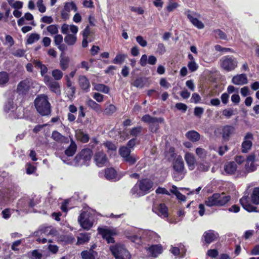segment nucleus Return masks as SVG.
<instances>
[{
  "mask_svg": "<svg viewBox=\"0 0 259 259\" xmlns=\"http://www.w3.org/2000/svg\"><path fill=\"white\" fill-rule=\"evenodd\" d=\"M125 235L131 241L138 245H141L145 241H155L158 237L156 233L150 230H138L136 234L132 235L127 232Z\"/></svg>",
  "mask_w": 259,
  "mask_h": 259,
  "instance_id": "f257e3e1",
  "label": "nucleus"
},
{
  "mask_svg": "<svg viewBox=\"0 0 259 259\" xmlns=\"http://www.w3.org/2000/svg\"><path fill=\"white\" fill-rule=\"evenodd\" d=\"M153 183L148 179H143L138 182L132 189L131 193L136 197L148 193L152 188Z\"/></svg>",
  "mask_w": 259,
  "mask_h": 259,
  "instance_id": "f03ea898",
  "label": "nucleus"
},
{
  "mask_svg": "<svg viewBox=\"0 0 259 259\" xmlns=\"http://www.w3.org/2000/svg\"><path fill=\"white\" fill-rule=\"evenodd\" d=\"M34 104L37 111L41 116L50 114L51 107L47 95L45 94L38 95L34 100Z\"/></svg>",
  "mask_w": 259,
  "mask_h": 259,
  "instance_id": "7ed1b4c3",
  "label": "nucleus"
},
{
  "mask_svg": "<svg viewBox=\"0 0 259 259\" xmlns=\"http://www.w3.org/2000/svg\"><path fill=\"white\" fill-rule=\"evenodd\" d=\"M95 218L96 211L93 209H88L80 213L78 218V222L83 229L89 230L93 227L95 222Z\"/></svg>",
  "mask_w": 259,
  "mask_h": 259,
  "instance_id": "20e7f679",
  "label": "nucleus"
},
{
  "mask_svg": "<svg viewBox=\"0 0 259 259\" xmlns=\"http://www.w3.org/2000/svg\"><path fill=\"white\" fill-rule=\"evenodd\" d=\"M231 200V197L224 193H214L205 201V204L208 207L225 206Z\"/></svg>",
  "mask_w": 259,
  "mask_h": 259,
  "instance_id": "39448f33",
  "label": "nucleus"
},
{
  "mask_svg": "<svg viewBox=\"0 0 259 259\" xmlns=\"http://www.w3.org/2000/svg\"><path fill=\"white\" fill-rule=\"evenodd\" d=\"M173 172L172 177L176 181H179L183 179L186 173L184 163L182 157L178 156L176 157L172 163Z\"/></svg>",
  "mask_w": 259,
  "mask_h": 259,
  "instance_id": "423d86ee",
  "label": "nucleus"
},
{
  "mask_svg": "<svg viewBox=\"0 0 259 259\" xmlns=\"http://www.w3.org/2000/svg\"><path fill=\"white\" fill-rule=\"evenodd\" d=\"M36 235L40 234L42 235L41 237L38 238L36 241L39 243H51L52 240L50 237L56 236L57 231L51 226L42 227L39 228L38 231L36 232Z\"/></svg>",
  "mask_w": 259,
  "mask_h": 259,
  "instance_id": "0eeeda50",
  "label": "nucleus"
},
{
  "mask_svg": "<svg viewBox=\"0 0 259 259\" xmlns=\"http://www.w3.org/2000/svg\"><path fill=\"white\" fill-rule=\"evenodd\" d=\"M238 63L237 58L232 55L223 56L219 61L221 68L228 72L235 70L238 66Z\"/></svg>",
  "mask_w": 259,
  "mask_h": 259,
  "instance_id": "6e6552de",
  "label": "nucleus"
},
{
  "mask_svg": "<svg viewBox=\"0 0 259 259\" xmlns=\"http://www.w3.org/2000/svg\"><path fill=\"white\" fill-rule=\"evenodd\" d=\"M110 249L115 259H131L132 255L125 246L116 244L111 246Z\"/></svg>",
  "mask_w": 259,
  "mask_h": 259,
  "instance_id": "1a4fd4ad",
  "label": "nucleus"
},
{
  "mask_svg": "<svg viewBox=\"0 0 259 259\" xmlns=\"http://www.w3.org/2000/svg\"><path fill=\"white\" fill-rule=\"evenodd\" d=\"M92 155V151L90 149L82 150L74 158L75 164L77 165L85 164L87 161L90 160Z\"/></svg>",
  "mask_w": 259,
  "mask_h": 259,
  "instance_id": "9d476101",
  "label": "nucleus"
},
{
  "mask_svg": "<svg viewBox=\"0 0 259 259\" xmlns=\"http://www.w3.org/2000/svg\"><path fill=\"white\" fill-rule=\"evenodd\" d=\"M33 84V81L30 78H26L20 81L17 87V92L20 95H26L28 94L30 87Z\"/></svg>",
  "mask_w": 259,
  "mask_h": 259,
  "instance_id": "9b49d317",
  "label": "nucleus"
},
{
  "mask_svg": "<svg viewBox=\"0 0 259 259\" xmlns=\"http://www.w3.org/2000/svg\"><path fill=\"white\" fill-rule=\"evenodd\" d=\"M152 211L161 218L168 217V208L164 203H158L156 202H154Z\"/></svg>",
  "mask_w": 259,
  "mask_h": 259,
  "instance_id": "f8f14e48",
  "label": "nucleus"
},
{
  "mask_svg": "<svg viewBox=\"0 0 259 259\" xmlns=\"http://www.w3.org/2000/svg\"><path fill=\"white\" fill-rule=\"evenodd\" d=\"M185 14L194 26L200 29L204 27L203 23L196 17L199 15L197 13L188 10L185 12Z\"/></svg>",
  "mask_w": 259,
  "mask_h": 259,
  "instance_id": "ddd939ff",
  "label": "nucleus"
},
{
  "mask_svg": "<svg viewBox=\"0 0 259 259\" xmlns=\"http://www.w3.org/2000/svg\"><path fill=\"white\" fill-rule=\"evenodd\" d=\"M253 139V136L252 133L248 132L244 137L242 143V151L243 153H247L250 149L252 145V140Z\"/></svg>",
  "mask_w": 259,
  "mask_h": 259,
  "instance_id": "4468645a",
  "label": "nucleus"
},
{
  "mask_svg": "<svg viewBox=\"0 0 259 259\" xmlns=\"http://www.w3.org/2000/svg\"><path fill=\"white\" fill-rule=\"evenodd\" d=\"M96 165L99 167H103L108 162L106 155L102 151L96 152L94 157Z\"/></svg>",
  "mask_w": 259,
  "mask_h": 259,
  "instance_id": "2eb2a0df",
  "label": "nucleus"
},
{
  "mask_svg": "<svg viewBox=\"0 0 259 259\" xmlns=\"http://www.w3.org/2000/svg\"><path fill=\"white\" fill-rule=\"evenodd\" d=\"M51 138L56 142L61 144H68L69 142V139L63 136L57 131L52 132Z\"/></svg>",
  "mask_w": 259,
  "mask_h": 259,
  "instance_id": "dca6fc26",
  "label": "nucleus"
},
{
  "mask_svg": "<svg viewBox=\"0 0 259 259\" xmlns=\"http://www.w3.org/2000/svg\"><path fill=\"white\" fill-rule=\"evenodd\" d=\"M240 203L242 207L248 212L256 211V207L252 205L249 202L248 197L244 196L240 199Z\"/></svg>",
  "mask_w": 259,
  "mask_h": 259,
  "instance_id": "f3484780",
  "label": "nucleus"
},
{
  "mask_svg": "<svg viewBox=\"0 0 259 259\" xmlns=\"http://www.w3.org/2000/svg\"><path fill=\"white\" fill-rule=\"evenodd\" d=\"M12 93L11 97L5 103L4 110L6 112H13L17 108V104L14 102V95Z\"/></svg>",
  "mask_w": 259,
  "mask_h": 259,
  "instance_id": "a211bd4d",
  "label": "nucleus"
},
{
  "mask_svg": "<svg viewBox=\"0 0 259 259\" xmlns=\"http://www.w3.org/2000/svg\"><path fill=\"white\" fill-rule=\"evenodd\" d=\"M235 127L232 125H225L222 128V137L224 140L228 141L231 136L235 133Z\"/></svg>",
  "mask_w": 259,
  "mask_h": 259,
  "instance_id": "6ab92c4d",
  "label": "nucleus"
},
{
  "mask_svg": "<svg viewBox=\"0 0 259 259\" xmlns=\"http://www.w3.org/2000/svg\"><path fill=\"white\" fill-rule=\"evenodd\" d=\"M25 202V203H27L28 204V207H33L36 205V203L33 200L30 199L28 198H24L19 200L17 205L18 208H19L21 210L28 212L29 210L28 209H26L23 207L22 206V203Z\"/></svg>",
  "mask_w": 259,
  "mask_h": 259,
  "instance_id": "aec40b11",
  "label": "nucleus"
},
{
  "mask_svg": "<svg viewBox=\"0 0 259 259\" xmlns=\"http://www.w3.org/2000/svg\"><path fill=\"white\" fill-rule=\"evenodd\" d=\"M79 85L81 89L85 92L88 93L91 87L89 80L84 75H80L78 78Z\"/></svg>",
  "mask_w": 259,
  "mask_h": 259,
  "instance_id": "412c9836",
  "label": "nucleus"
},
{
  "mask_svg": "<svg viewBox=\"0 0 259 259\" xmlns=\"http://www.w3.org/2000/svg\"><path fill=\"white\" fill-rule=\"evenodd\" d=\"M105 177L108 180L116 181L119 180L116 170L113 168H108L105 170Z\"/></svg>",
  "mask_w": 259,
  "mask_h": 259,
  "instance_id": "4be33fe9",
  "label": "nucleus"
},
{
  "mask_svg": "<svg viewBox=\"0 0 259 259\" xmlns=\"http://www.w3.org/2000/svg\"><path fill=\"white\" fill-rule=\"evenodd\" d=\"M247 81V78L245 74L235 75L232 79V83L236 85H243L246 84Z\"/></svg>",
  "mask_w": 259,
  "mask_h": 259,
  "instance_id": "5701e85b",
  "label": "nucleus"
},
{
  "mask_svg": "<svg viewBox=\"0 0 259 259\" xmlns=\"http://www.w3.org/2000/svg\"><path fill=\"white\" fill-rule=\"evenodd\" d=\"M82 259H97L98 258V253L92 249H89L81 251L80 253Z\"/></svg>",
  "mask_w": 259,
  "mask_h": 259,
  "instance_id": "b1692460",
  "label": "nucleus"
},
{
  "mask_svg": "<svg viewBox=\"0 0 259 259\" xmlns=\"http://www.w3.org/2000/svg\"><path fill=\"white\" fill-rule=\"evenodd\" d=\"M237 164L235 162L230 161L226 162L224 166L225 172L228 175H232L236 171Z\"/></svg>",
  "mask_w": 259,
  "mask_h": 259,
  "instance_id": "393cba45",
  "label": "nucleus"
},
{
  "mask_svg": "<svg viewBox=\"0 0 259 259\" xmlns=\"http://www.w3.org/2000/svg\"><path fill=\"white\" fill-rule=\"evenodd\" d=\"M203 237L205 242L207 244H210L218 237V234L213 231L209 230L204 232Z\"/></svg>",
  "mask_w": 259,
  "mask_h": 259,
  "instance_id": "a878e982",
  "label": "nucleus"
},
{
  "mask_svg": "<svg viewBox=\"0 0 259 259\" xmlns=\"http://www.w3.org/2000/svg\"><path fill=\"white\" fill-rule=\"evenodd\" d=\"M152 256L156 257L162 253V248L159 245H152L149 247L147 249Z\"/></svg>",
  "mask_w": 259,
  "mask_h": 259,
  "instance_id": "bb28decb",
  "label": "nucleus"
},
{
  "mask_svg": "<svg viewBox=\"0 0 259 259\" xmlns=\"http://www.w3.org/2000/svg\"><path fill=\"white\" fill-rule=\"evenodd\" d=\"M185 159L190 170H193L195 168V158L194 155L190 153H186L185 155Z\"/></svg>",
  "mask_w": 259,
  "mask_h": 259,
  "instance_id": "cd10ccee",
  "label": "nucleus"
},
{
  "mask_svg": "<svg viewBox=\"0 0 259 259\" xmlns=\"http://www.w3.org/2000/svg\"><path fill=\"white\" fill-rule=\"evenodd\" d=\"M32 63L36 68L40 69L41 75H44V74H46L48 71L47 67L43 64L42 62L38 60H33Z\"/></svg>",
  "mask_w": 259,
  "mask_h": 259,
  "instance_id": "c85d7f7f",
  "label": "nucleus"
},
{
  "mask_svg": "<svg viewBox=\"0 0 259 259\" xmlns=\"http://www.w3.org/2000/svg\"><path fill=\"white\" fill-rule=\"evenodd\" d=\"M186 137L193 142L198 141L200 139V134L196 131L192 130L186 133Z\"/></svg>",
  "mask_w": 259,
  "mask_h": 259,
  "instance_id": "c756f323",
  "label": "nucleus"
},
{
  "mask_svg": "<svg viewBox=\"0 0 259 259\" xmlns=\"http://www.w3.org/2000/svg\"><path fill=\"white\" fill-rule=\"evenodd\" d=\"M250 201L255 205H259V187H255L250 196Z\"/></svg>",
  "mask_w": 259,
  "mask_h": 259,
  "instance_id": "7c9ffc66",
  "label": "nucleus"
},
{
  "mask_svg": "<svg viewBox=\"0 0 259 259\" xmlns=\"http://www.w3.org/2000/svg\"><path fill=\"white\" fill-rule=\"evenodd\" d=\"M99 233L101 234L103 238H105L108 243H113L114 239L109 235V231L107 229L99 227L98 228Z\"/></svg>",
  "mask_w": 259,
  "mask_h": 259,
  "instance_id": "2f4dec72",
  "label": "nucleus"
},
{
  "mask_svg": "<svg viewBox=\"0 0 259 259\" xmlns=\"http://www.w3.org/2000/svg\"><path fill=\"white\" fill-rule=\"evenodd\" d=\"M48 87L51 92L55 93L56 94H61L60 84L56 80L52 81V82L48 85Z\"/></svg>",
  "mask_w": 259,
  "mask_h": 259,
  "instance_id": "473e14b6",
  "label": "nucleus"
},
{
  "mask_svg": "<svg viewBox=\"0 0 259 259\" xmlns=\"http://www.w3.org/2000/svg\"><path fill=\"white\" fill-rule=\"evenodd\" d=\"M87 105L92 109L93 110L96 111V112H101L102 111V108L101 106L96 103L95 101L93 100L92 99L89 98L86 101Z\"/></svg>",
  "mask_w": 259,
  "mask_h": 259,
  "instance_id": "72a5a7b5",
  "label": "nucleus"
},
{
  "mask_svg": "<svg viewBox=\"0 0 259 259\" xmlns=\"http://www.w3.org/2000/svg\"><path fill=\"white\" fill-rule=\"evenodd\" d=\"M76 150V145L75 142L71 140V143L68 148L65 151V153L67 156H72Z\"/></svg>",
  "mask_w": 259,
  "mask_h": 259,
  "instance_id": "f704fd0d",
  "label": "nucleus"
},
{
  "mask_svg": "<svg viewBox=\"0 0 259 259\" xmlns=\"http://www.w3.org/2000/svg\"><path fill=\"white\" fill-rule=\"evenodd\" d=\"M94 90L98 92H101L104 94H108L109 92V88L103 84L95 83L93 84Z\"/></svg>",
  "mask_w": 259,
  "mask_h": 259,
  "instance_id": "c9c22d12",
  "label": "nucleus"
},
{
  "mask_svg": "<svg viewBox=\"0 0 259 259\" xmlns=\"http://www.w3.org/2000/svg\"><path fill=\"white\" fill-rule=\"evenodd\" d=\"M77 40V37L75 34H67L64 37V41L68 46L74 45Z\"/></svg>",
  "mask_w": 259,
  "mask_h": 259,
  "instance_id": "e433bc0d",
  "label": "nucleus"
},
{
  "mask_svg": "<svg viewBox=\"0 0 259 259\" xmlns=\"http://www.w3.org/2000/svg\"><path fill=\"white\" fill-rule=\"evenodd\" d=\"M90 236L88 233H80L77 237V243L79 244H82L90 240Z\"/></svg>",
  "mask_w": 259,
  "mask_h": 259,
  "instance_id": "4c0bfd02",
  "label": "nucleus"
},
{
  "mask_svg": "<svg viewBox=\"0 0 259 259\" xmlns=\"http://www.w3.org/2000/svg\"><path fill=\"white\" fill-rule=\"evenodd\" d=\"M76 135L77 139L82 143H87L89 140V135L81 130L78 131Z\"/></svg>",
  "mask_w": 259,
  "mask_h": 259,
  "instance_id": "58836bf2",
  "label": "nucleus"
},
{
  "mask_svg": "<svg viewBox=\"0 0 259 259\" xmlns=\"http://www.w3.org/2000/svg\"><path fill=\"white\" fill-rule=\"evenodd\" d=\"M142 120L145 122L152 123L158 121H162V118L153 117L148 114L144 115L142 118Z\"/></svg>",
  "mask_w": 259,
  "mask_h": 259,
  "instance_id": "ea45409f",
  "label": "nucleus"
},
{
  "mask_svg": "<svg viewBox=\"0 0 259 259\" xmlns=\"http://www.w3.org/2000/svg\"><path fill=\"white\" fill-rule=\"evenodd\" d=\"M63 10L69 13L71 10L76 12L77 11V8L76 4L73 2H66L64 4Z\"/></svg>",
  "mask_w": 259,
  "mask_h": 259,
  "instance_id": "a19ab883",
  "label": "nucleus"
},
{
  "mask_svg": "<svg viewBox=\"0 0 259 259\" xmlns=\"http://www.w3.org/2000/svg\"><path fill=\"white\" fill-rule=\"evenodd\" d=\"M9 80L8 73L6 72H0V86H4Z\"/></svg>",
  "mask_w": 259,
  "mask_h": 259,
  "instance_id": "79ce46f5",
  "label": "nucleus"
},
{
  "mask_svg": "<svg viewBox=\"0 0 259 259\" xmlns=\"http://www.w3.org/2000/svg\"><path fill=\"white\" fill-rule=\"evenodd\" d=\"M127 57V55L124 54H117L113 60V63L116 64H122L125 59Z\"/></svg>",
  "mask_w": 259,
  "mask_h": 259,
  "instance_id": "37998d69",
  "label": "nucleus"
},
{
  "mask_svg": "<svg viewBox=\"0 0 259 259\" xmlns=\"http://www.w3.org/2000/svg\"><path fill=\"white\" fill-rule=\"evenodd\" d=\"M245 171L243 172V174H241V175L242 176H246L247 173L252 172L256 169L254 162L246 163L245 165Z\"/></svg>",
  "mask_w": 259,
  "mask_h": 259,
  "instance_id": "c03bdc74",
  "label": "nucleus"
},
{
  "mask_svg": "<svg viewBox=\"0 0 259 259\" xmlns=\"http://www.w3.org/2000/svg\"><path fill=\"white\" fill-rule=\"evenodd\" d=\"M196 155L201 159H205L206 157L207 151L203 148L198 147L195 150Z\"/></svg>",
  "mask_w": 259,
  "mask_h": 259,
  "instance_id": "a18cd8bd",
  "label": "nucleus"
},
{
  "mask_svg": "<svg viewBox=\"0 0 259 259\" xmlns=\"http://www.w3.org/2000/svg\"><path fill=\"white\" fill-rule=\"evenodd\" d=\"M52 75L54 78V80L56 81L60 80L62 78L63 74L61 70L54 69L52 72Z\"/></svg>",
  "mask_w": 259,
  "mask_h": 259,
  "instance_id": "49530a36",
  "label": "nucleus"
},
{
  "mask_svg": "<svg viewBox=\"0 0 259 259\" xmlns=\"http://www.w3.org/2000/svg\"><path fill=\"white\" fill-rule=\"evenodd\" d=\"M119 152L124 159L130 155L131 150L126 147H122L119 149Z\"/></svg>",
  "mask_w": 259,
  "mask_h": 259,
  "instance_id": "de8ad7c7",
  "label": "nucleus"
},
{
  "mask_svg": "<svg viewBox=\"0 0 259 259\" xmlns=\"http://www.w3.org/2000/svg\"><path fill=\"white\" fill-rule=\"evenodd\" d=\"M40 38V36L37 33L31 34L27 39V42L28 44H32L34 42L38 40Z\"/></svg>",
  "mask_w": 259,
  "mask_h": 259,
  "instance_id": "09e8293b",
  "label": "nucleus"
},
{
  "mask_svg": "<svg viewBox=\"0 0 259 259\" xmlns=\"http://www.w3.org/2000/svg\"><path fill=\"white\" fill-rule=\"evenodd\" d=\"M179 6L178 3L174 2L171 0H169L168 5L166 7V10L168 12H172Z\"/></svg>",
  "mask_w": 259,
  "mask_h": 259,
  "instance_id": "8fccbe9b",
  "label": "nucleus"
},
{
  "mask_svg": "<svg viewBox=\"0 0 259 259\" xmlns=\"http://www.w3.org/2000/svg\"><path fill=\"white\" fill-rule=\"evenodd\" d=\"M213 33L215 37L220 38V39L226 40L227 39V35L223 31L220 29H215L213 31Z\"/></svg>",
  "mask_w": 259,
  "mask_h": 259,
  "instance_id": "3c124183",
  "label": "nucleus"
},
{
  "mask_svg": "<svg viewBox=\"0 0 259 259\" xmlns=\"http://www.w3.org/2000/svg\"><path fill=\"white\" fill-rule=\"evenodd\" d=\"M29 253L31 254V259H42L43 256L42 254L37 249L33 250Z\"/></svg>",
  "mask_w": 259,
  "mask_h": 259,
  "instance_id": "603ef678",
  "label": "nucleus"
},
{
  "mask_svg": "<svg viewBox=\"0 0 259 259\" xmlns=\"http://www.w3.org/2000/svg\"><path fill=\"white\" fill-rule=\"evenodd\" d=\"M134 87L142 88L145 85L144 78L139 77L137 78L132 84Z\"/></svg>",
  "mask_w": 259,
  "mask_h": 259,
  "instance_id": "864d4df0",
  "label": "nucleus"
},
{
  "mask_svg": "<svg viewBox=\"0 0 259 259\" xmlns=\"http://www.w3.org/2000/svg\"><path fill=\"white\" fill-rule=\"evenodd\" d=\"M9 5L11 7L15 9V10L16 9L19 10V9H21L23 7V2H22L21 1H18L14 2V1L12 2H9Z\"/></svg>",
  "mask_w": 259,
  "mask_h": 259,
  "instance_id": "5fc2aeb1",
  "label": "nucleus"
},
{
  "mask_svg": "<svg viewBox=\"0 0 259 259\" xmlns=\"http://www.w3.org/2000/svg\"><path fill=\"white\" fill-rule=\"evenodd\" d=\"M84 107L82 106H80L79 107L78 116L77 119V122H81L82 121V118L84 117L85 113L84 112Z\"/></svg>",
  "mask_w": 259,
  "mask_h": 259,
  "instance_id": "6e6d98bb",
  "label": "nucleus"
},
{
  "mask_svg": "<svg viewBox=\"0 0 259 259\" xmlns=\"http://www.w3.org/2000/svg\"><path fill=\"white\" fill-rule=\"evenodd\" d=\"M234 110L232 108L225 109L223 111V115L227 118H230L232 115H234Z\"/></svg>",
  "mask_w": 259,
  "mask_h": 259,
  "instance_id": "4d7b16f0",
  "label": "nucleus"
},
{
  "mask_svg": "<svg viewBox=\"0 0 259 259\" xmlns=\"http://www.w3.org/2000/svg\"><path fill=\"white\" fill-rule=\"evenodd\" d=\"M163 122V119L162 118V121H158L155 122H152V123H150V130L152 133H155L157 131V130L159 128V123H161Z\"/></svg>",
  "mask_w": 259,
  "mask_h": 259,
  "instance_id": "13d9d810",
  "label": "nucleus"
},
{
  "mask_svg": "<svg viewBox=\"0 0 259 259\" xmlns=\"http://www.w3.org/2000/svg\"><path fill=\"white\" fill-rule=\"evenodd\" d=\"M65 80L66 81V85L68 88H69L71 90L72 94H74L75 92V88L72 85V82L68 75L65 76Z\"/></svg>",
  "mask_w": 259,
  "mask_h": 259,
  "instance_id": "bf43d9fd",
  "label": "nucleus"
},
{
  "mask_svg": "<svg viewBox=\"0 0 259 259\" xmlns=\"http://www.w3.org/2000/svg\"><path fill=\"white\" fill-rule=\"evenodd\" d=\"M47 31L51 34H56L58 32V28L57 25H50L47 28Z\"/></svg>",
  "mask_w": 259,
  "mask_h": 259,
  "instance_id": "052dcab7",
  "label": "nucleus"
},
{
  "mask_svg": "<svg viewBox=\"0 0 259 259\" xmlns=\"http://www.w3.org/2000/svg\"><path fill=\"white\" fill-rule=\"evenodd\" d=\"M142 127L141 126L133 127L131 129L130 134L132 136L136 137L142 132Z\"/></svg>",
  "mask_w": 259,
  "mask_h": 259,
  "instance_id": "680f3d73",
  "label": "nucleus"
},
{
  "mask_svg": "<svg viewBox=\"0 0 259 259\" xmlns=\"http://www.w3.org/2000/svg\"><path fill=\"white\" fill-rule=\"evenodd\" d=\"M116 110V107L112 105H109L104 110L105 114L107 115H110L114 113Z\"/></svg>",
  "mask_w": 259,
  "mask_h": 259,
  "instance_id": "e2e57ef3",
  "label": "nucleus"
},
{
  "mask_svg": "<svg viewBox=\"0 0 259 259\" xmlns=\"http://www.w3.org/2000/svg\"><path fill=\"white\" fill-rule=\"evenodd\" d=\"M198 65L195 61L188 62V67L191 72H194L198 68Z\"/></svg>",
  "mask_w": 259,
  "mask_h": 259,
  "instance_id": "0e129e2a",
  "label": "nucleus"
},
{
  "mask_svg": "<svg viewBox=\"0 0 259 259\" xmlns=\"http://www.w3.org/2000/svg\"><path fill=\"white\" fill-rule=\"evenodd\" d=\"M69 59L67 58H62L60 60V66L62 70H65L68 67Z\"/></svg>",
  "mask_w": 259,
  "mask_h": 259,
  "instance_id": "69168bd1",
  "label": "nucleus"
},
{
  "mask_svg": "<svg viewBox=\"0 0 259 259\" xmlns=\"http://www.w3.org/2000/svg\"><path fill=\"white\" fill-rule=\"evenodd\" d=\"M36 169V167L30 163H27L26 165V173L28 175L32 174L35 172Z\"/></svg>",
  "mask_w": 259,
  "mask_h": 259,
  "instance_id": "338daca9",
  "label": "nucleus"
},
{
  "mask_svg": "<svg viewBox=\"0 0 259 259\" xmlns=\"http://www.w3.org/2000/svg\"><path fill=\"white\" fill-rule=\"evenodd\" d=\"M36 6L38 11L40 13H44L46 11V8L43 4V0H38L36 3Z\"/></svg>",
  "mask_w": 259,
  "mask_h": 259,
  "instance_id": "774afa93",
  "label": "nucleus"
}]
</instances>
